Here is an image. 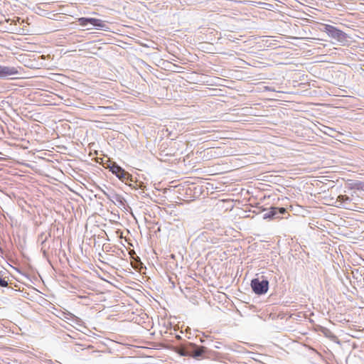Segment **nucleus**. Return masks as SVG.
<instances>
[{
    "label": "nucleus",
    "instance_id": "ddd939ff",
    "mask_svg": "<svg viewBox=\"0 0 364 364\" xmlns=\"http://www.w3.org/2000/svg\"><path fill=\"white\" fill-rule=\"evenodd\" d=\"M325 128H326V129H328V131H332V129H331V128H329V127H326Z\"/></svg>",
    "mask_w": 364,
    "mask_h": 364
},
{
    "label": "nucleus",
    "instance_id": "f8f14e48",
    "mask_svg": "<svg viewBox=\"0 0 364 364\" xmlns=\"http://www.w3.org/2000/svg\"><path fill=\"white\" fill-rule=\"evenodd\" d=\"M287 212V210L285 208H277V214L279 213V214H284L285 213Z\"/></svg>",
    "mask_w": 364,
    "mask_h": 364
},
{
    "label": "nucleus",
    "instance_id": "423d86ee",
    "mask_svg": "<svg viewBox=\"0 0 364 364\" xmlns=\"http://www.w3.org/2000/svg\"><path fill=\"white\" fill-rule=\"evenodd\" d=\"M103 194L110 200H112L114 203H117L120 206H124L126 200L124 198L116 193L112 192L110 193H108L104 191H102Z\"/></svg>",
    "mask_w": 364,
    "mask_h": 364
},
{
    "label": "nucleus",
    "instance_id": "dca6fc26",
    "mask_svg": "<svg viewBox=\"0 0 364 364\" xmlns=\"http://www.w3.org/2000/svg\"><path fill=\"white\" fill-rule=\"evenodd\" d=\"M99 108H100V109H102V108H104V109H105V107H99Z\"/></svg>",
    "mask_w": 364,
    "mask_h": 364
},
{
    "label": "nucleus",
    "instance_id": "20e7f679",
    "mask_svg": "<svg viewBox=\"0 0 364 364\" xmlns=\"http://www.w3.org/2000/svg\"><path fill=\"white\" fill-rule=\"evenodd\" d=\"M109 170L122 181H132V176L114 162L109 166Z\"/></svg>",
    "mask_w": 364,
    "mask_h": 364
},
{
    "label": "nucleus",
    "instance_id": "6e6552de",
    "mask_svg": "<svg viewBox=\"0 0 364 364\" xmlns=\"http://www.w3.org/2000/svg\"><path fill=\"white\" fill-rule=\"evenodd\" d=\"M351 202V199L346 195H340L336 199V206L339 208H348V206Z\"/></svg>",
    "mask_w": 364,
    "mask_h": 364
},
{
    "label": "nucleus",
    "instance_id": "7ed1b4c3",
    "mask_svg": "<svg viewBox=\"0 0 364 364\" xmlns=\"http://www.w3.org/2000/svg\"><path fill=\"white\" fill-rule=\"evenodd\" d=\"M251 287L253 291L259 295L264 294L268 291L269 282L267 279L259 280V279H253L251 281Z\"/></svg>",
    "mask_w": 364,
    "mask_h": 364
},
{
    "label": "nucleus",
    "instance_id": "9b49d317",
    "mask_svg": "<svg viewBox=\"0 0 364 364\" xmlns=\"http://www.w3.org/2000/svg\"><path fill=\"white\" fill-rule=\"evenodd\" d=\"M8 286V282L6 281L5 279H2L1 277H0V287H6Z\"/></svg>",
    "mask_w": 364,
    "mask_h": 364
},
{
    "label": "nucleus",
    "instance_id": "2eb2a0df",
    "mask_svg": "<svg viewBox=\"0 0 364 364\" xmlns=\"http://www.w3.org/2000/svg\"><path fill=\"white\" fill-rule=\"evenodd\" d=\"M328 130L324 131V133L328 134Z\"/></svg>",
    "mask_w": 364,
    "mask_h": 364
},
{
    "label": "nucleus",
    "instance_id": "f257e3e1",
    "mask_svg": "<svg viewBox=\"0 0 364 364\" xmlns=\"http://www.w3.org/2000/svg\"><path fill=\"white\" fill-rule=\"evenodd\" d=\"M323 31L326 33L329 37L336 39L341 44H344L347 41V34L331 25L324 24Z\"/></svg>",
    "mask_w": 364,
    "mask_h": 364
},
{
    "label": "nucleus",
    "instance_id": "4468645a",
    "mask_svg": "<svg viewBox=\"0 0 364 364\" xmlns=\"http://www.w3.org/2000/svg\"><path fill=\"white\" fill-rule=\"evenodd\" d=\"M328 130L324 131V133L328 134Z\"/></svg>",
    "mask_w": 364,
    "mask_h": 364
},
{
    "label": "nucleus",
    "instance_id": "0eeeda50",
    "mask_svg": "<svg viewBox=\"0 0 364 364\" xmlns=\"http://www.w3.org/2000/svg\"><path fill=\"white\" fill-rule=\"evenodd\" d=\"M18 71L14 67L0 65V77L4 78L11 75H14Z\"/></svg>",
    "mask_w": 364,
    "mask_h": 364
},
{
    "label": "nucleus",
    "instance_id": "9d476101",
    "mask_svg": "<svg viewBox=\"0 0 364 364\" xmlns=\"http://www.w3.org/2000/svg\"><path fill=\"white\" fill-rule=\"evenodd\" d=\"M47 238L48 237L46 235L44 237V233L41 234V235L39 236V240H41L42 246L44 245Z\"/></svg>",
    "mask_w": 364,
    "mask_h": 364
},
{
    "label": "nucleus",
    "instance_id": "1a4fd4ad",
    "mask_svg": "<svg viewBox=\"0 0 364 364\" xmlns=\"http://www.w3.org/2000/svg\"><path fill=\"white\" fill-rule=\"evenodd\" d=\"M279 216L277 215V208L272 207L270 210L263 215L264 219H273L278 218Z\"/></svg>",
    "mask_w": 364,
    "mask_h": 364
},
{
    "label": "nucleus",
    "instance_id": "f03ea898",
    "mask_svg": "<svg viewBox=\"0 0 364 364\" xmlns=\"http://www.w3.org/2000/svg\"><path fill=\"white\" fill-rule=\"evenodd\" d=\"M206 351L204 346H198L195 343H190L181 353L183 355L192 356L195 358L200 357Z\"/></svg>",
    "mask_w": 364,
    "mask_h": 364
},
{
    "label": "nucleus",
    "instance_id": "39448f33",
    "mask_svg": "<svg viewBox=\"0 0 364 364\" xmlns=\"http://www.w3.org/2000/svg\"><path fill=\"white\" fill-rule=\"evenodd\" d=\"M77 22L81 26H86L90 23L95 27L103 30H105L104 28H106V24L105 22L102 20L98 18L82 17L78 18Z\"/></svg>",
    "mask_w": 364,
    "mask_h": 364
}]
</instances>
